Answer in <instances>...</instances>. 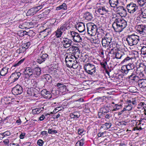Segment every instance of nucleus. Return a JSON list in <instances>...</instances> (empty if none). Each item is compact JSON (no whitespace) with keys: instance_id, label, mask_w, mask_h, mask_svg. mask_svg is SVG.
Here are the masks:
<instances>
[{"instance_id":"nucleus-46","label":"nucleus","mask_w":146,"mask_h":146,"mask_svg":"<svg viewBox=\"0 0 146 146\" xmlns=\"http://www.w3.org/2000/svg\"><path fill=\"white\" fill-rule=\"evenodd\" d=\"M48 133L51 134L56 133H57V131L56 130L52 129H49L48 130Z\"/></svg>"},{"instance_id":"nucleus-36","label":"nucleus","mask_w":146,"mask_h":146,"mask_svg":"<svg viewBox=\"0 0 146 146\" xmlns=\"http://www.w3.org/2000/svg\"><path fill=\"white\" fill-rule=\"evenodd\" d=\"M67 9L66 5L65 3H63L62 5L57 7L56 8L57 10H59L60 9L66 10Z\"/></svg>"},{"instance_id":"nucleus-37","label":"nucleus","mask_w":146,"mask_h":146,"mask_svg":"<svg viewBox=\"0 0 146 146\" xmlns=\"http://www.w3.org/2000/svg\"><path fill=\"white\" fill-rule=\"evenodd\" d=\"M7 68L6 67L3 68L0 72L1 75L2 76H5L7 72Z\"/></svg>"},{"instance_id":"nucleus-63","label":"nucleus","mask_w":146,"mask_h":146,"mask_svg":"<svg viewBox=\"0 0 146 146\" xmlns=\"http://www.w3.org/2000/svg\"><path fill=\"white\" fill-rule=\"evenodd\" d=\"M40 134L42 135L47 136L48 134L47 133V131H41L40 133Z\"/></svg>"},{"instance_id":"nucleus-29","label":"nucleus","mask_w":146,"mask_h":146,"mask_svg":"<svg viewBox=\"0 0 146 146\" xmlns=\"http://www.w3.org/2000/svg\"><path fill=\"white\" fill-rule=\"evenodd\" d=\"M21 75V73L19 72L13 73L11 76V77L13 78V82L17 80Z\"/></svg>"},{"instance_id":"nucleus-60","label":"nucleus","mask_w":146,"mask_h":146,"mask_svg":"<svg viewBox=\"0 0 146 146\" xmlns=\"http://www.w3.org/2000/svg\"><path fill=\"white\" fill-rule=\"evenodd\" d=\"M136 76L135 75H134V74H132L130 76V78H131V79L133 80H136Z\"/></svg>"},{"instance_id":"nucleus-54","label":"nucleus","mask_w":146,"mask_h":146,"mask_svg":"<svg viewBox=\"0 0 146 146\" xmlns=\"http://www.w3.org/2000/svg\"><path fill=\"white\" fill-rule=\"evenodd\" d=\"M24 59H22L18 61L17 63L15 64L14 65V66H19L24 61Z\"/></svg>"},{"instance_id":"nucleus-56","label":"nucleus","mask_w":146,"mask_h":146,"mask_svg":"<svg viewBox=\"0 0 146 146\" xmlns=\"http://www.w3.org/2000/svg\"><path fill=\"white\" fill-rule=\"evenodd\" d=\"M42 7V5H40L34 7L36 10V11L37 12L39 10H40Z\"/></svg>"},{"instance_id":"nucleus-44","label":"nucleus","mask_w":146,"mask_h":146,"mask_svg":"<svg viewBox=\"0 0 146 146\" xmlns=\"http://www.w3.org/2000/svg\"><path fill=\"white\" fill-rule=\"evenodd\" d=\"M76 33V32L74 31H68V34L69 36H70V37H71L73 39V37L75 36V33Z\"/></svg>"},{"instance_id":"nucleus-12","label":"nucleus","mask_w":146,"mask_h":146,"mask_svg":"<svg viewBox=\"0 0 146 146\" xmlns=\"http://www.w3.org/2000/svg\"><path fill=\"white\" fill-rule=\"evenodd\" d=\"M97 11L100 14L103 15L107 13L109 11V9L105 6L101 5L97 7Z\"/></svg>"},{"instance_id":"nucleus-22","label":"nucleus","mask_w":146,"mask_h":146,"mask_svg":"<svg viewBox=\"0 0 146 146\" xmlns=\"http://www.w3.org/2000/svg\"><path fill=\"white\" fill-rule=\"evenodd\" d=\"M137 48L138 50H139L137 51V54H139V52H140V54H141V56L143 55L146 56V47H142V46H139L138 47H137Z\"/></svg>"},{"instance_id":"nucleus-23","label":"nucleus","mask_w":146,"mask_h":146,"mask_svg":"<svg viewBox=\"0 0 146 146\" xmlns=\"http://www.w3.org/2000/svg\"><path fill=\"white\" fill-rule=\"evenodd\" d=\"M137 114L139 116L141 115V118L145 116L146 115V110L145 108L137 110Z\"/></svg>"},{"instance_id":"nucleus-20","label":"nucleus","mask_w":146,"mask_h":146,"mask_svg":"<svg viewBox=\"0 0 146 146\" xmlns=\"http://www.w3.org/2000/svg\"><path fill=\"white\" fill-rule=\"evenodd\" d=\"M137 83L140 88H144L146 87V79H140L138 80Z\"/></svg>"},{"instance_id":"nucleus-42","label":"nucleus","mask_w":146,"mask_h":146,"mask_svg":"<svg viewBox=\"0 0 146 146\" xmlns=\"http://www.w3.org/2000/svg\"><path fill=\"white\" fill-rule=\"evenodd\" d=\"M126 11L124 9L123 10L119 12V14L121 17H125L126 15Z\"/></svg>"},{"instance_id":"nucleus-19","label":"nucleus","mask_w":146,"mask_h":146,"mask_svg":"<svg viewBox=\"0 0 146 146\" xmlns=\"http://www.w3.org/2000/svg\"><path fill=\"white\" fill-rule=\"evenodd\" d=\"M146 0H137V9H139L142 10V8H143L146 6L145 3Z\"/></svg>"},{"instance_id":"nucleus-6","label":"nucleus","mask_w":146,"mask_h":146,"mask_svg":"<svg viewBox=\"0 0 146 146\" xmlns=\"http://www.w3.org/2000/svg\"><path fill=\"white\" fill-rule=\"evenodd\" d=\"M137 35L134 34H132L126 39L129 44L131 46L137 44Z\"/></svg>"},{"instance_id":"nucleus-27","label":"nucleus","mask_w":146,"mask_h":146,"mask_svg":"<svg viewBox=\"0 0 146 146\" xmlns=\"http://www.w3.org/2000/svg\"><path fill=\"white\" fill-rule=\"evenodd\" d=\"M119 0H109V2L110 6L115 8L117 7L119 3Z\"/></svg>"},{"instance_id":"nucleus-40","label":"nucleus","mask_w":146,"mask_h":146,"mask_svg":"<svg viewBox=\"0 0 146 146\" xmlns=\"http://www.w3.org/2000/svg\"><path fill=\"white\" fill-rule=\"evenodd\" d=\"M58 29L60 31L62 32V33H63L64 31H65V30L67 29L66 25L63 24L62 25H61L60 28H58Z\"/></svg>"},{"instance_id":"nucleus-8","label":"nucleus","mask_w":146,"mask_h":146,"mask_svg":"<svg viewBox=\"0 0 146 146\" xmlns=\"http://www.w3.org/2000/svg\"><path fill=\"white\" fill-rule=\"evenodd\" d=\"M12 93L15 95H17L22 94L23 92L22 87L20 85L17 84L12 89Z\"/></svg>"},{"instance_id":"nucleus-34","label":"nucleus","mask_w":146,"mask_h":146,"mask_svg":"<svg viewBox=\"0 0 146 146\" xmlns=\"http://www.w3.org/2000/svg\"><path fill=\"white\" fill-rule=\"evenodd\" d=\"M80 116V113L77 111H75L70 115V116L72 118H77Z\"/></svg>"},{"instance_id":"nucleus-15","label":"nucleus","mask_w":146,"mask_h":146,"mask_svg":"<svg viewBox=\"0 0 146 146\" xmlns=\"http://www.w3.org/2000/svg\"><path fill=\"white\" fill-rule=\"evenodd\" d=\"M137 20V32L140 34H142L143 32L145 33L146 31V27H145L143 24H141V22H139Z\"/></svg>"},{"instance_id":"nucleus-32","label":"nucleus","mask_w":146,"mask_h":146,"mask_svg":"<svg viewBox=\"0 0 146 146\" xmlns=\"http://www.w3.org/2000/svg\"><path fill=\"white\" fill-rule=\"evenodd\" d=\"M44 108H40L34 109L32 110V113L33 114H38L43 110Z\"/></svg>"},{"instance_id":"nucleus-38","label":"nucleus","mask_w":146,"mask_h":146,"mask_svg":"<svg viewBox=\"0 0 146 146\" xmlns=\"http://www.w3.org/2000/svg\"><path fill=\"white\" fill-rule=\"evenodd\" d=\"M84 139L83 138L78 141L76 144V146H83Z\"/></svg>"},{"instance_id":"nucleus-30","label":"nucleus","mask_w":146,"mask_h":146,"mask_svg":"<svg viewBox=\"0 0 146 146\" xmlns=\"http://www.w3.org/2000/svg\"><path fill=\"white\" fill-rule=\"evenodd\" d=\"M140 98L137 97V110L141 108H144L146 107V105L142 102H139Z\"/></svg>"},{"instance_id":"nucleus-51","label":"nucleus","mask_w":146,"mask_h":146,"mask_svg":"<svg viewBox=\"0 0 146 146\" xmlns=\"http://www.w3.org/2000/svg\"><path fill=\"white\" fill-rule=\"evenodd\" d=\"M92 43L95 44H98L100 43V41L98 38L93 39L92 40Z\"/></svg>"},{"instance_id":"nucleus-28","label":"nucleus","mask_w":146,"mask_h":146,"mask_svg":"<svg viewBox=\"0 0 146 146\" xmlns=\"http://www.w3.org/2000/svg\"><path fill=\"white\" fill-rule=\"evenodd\" d=\"M84 17L85 19L88 21L91 20L93 19L92 15L90 13L86 12L84 15Z\"/></svg>"},{"instance_id":"nucleus-10","label":"nucleus","mask_w":146,"mask_h":146,"mask_svg":"<svg viewBox=\"0 0 146 146\" xmlns=\"http://www.w3.org/2000/svg\"><path fill=\"white\" fill-rule=\"evenodd\" d=\"M139 11V12L137 13V20L140 21V19H141L142 18H146V8L145 9L142 8V10L140 9L139 10L137 9V12Z\"/></svg>"},{"instance_id":"nucleus-59","label":"nucleus","mask_w":146,"mask_h":146,"mask_svg":"<svg viewBox=\"0 0 146 146\" xmlns=\"http://www.w3.org/2000/svg\"><path fill=\"white\" fill-rule=\"evenodd\" d=\"M84 110H85L86 111H88L87 112H88V111H89L90 108L88 106V104L85 105L84 107Z\"/></svg>"},{"instance_id":"nucleus-61","label":"nucleus","mask_w":146,"mask_h":146,"mask_svg":"<svg viewBox=\"0 0 146 146\" xmlns=\"http://www.w3.org/2000/svg\"><path fill=\"white\" fill-rule=\"evenodd\" d=\"M130 66H131V65H127V66H126V69H127V70H124V72L125 74L127 73L128 72V70H130V69H128V68L129 66L130 67V68L131 69H131V67Z\"/></svg>"},{"instance_id":"nucleus-13","label":"nucleus","mask_w":146,"mask_h":146,"mask_svg":"<svg viewBox=\"0 0 146 146\" xmlns=\"http://www.w3.org/2000/svg\"><path fill=\"white\" fill-rule=\"evenodd\" d=\"M128 12L130 13H133L137 9L136 5L135 4L130 3L127 7Z\"/></svg>"},{"instance_id":"nucleus-17","label":"nucleus","mask_w":146,"mask_h":146,"mask_svg":"<svg viewBox=\"0 0 146 146\" xmlns=\"http://www.w3.org/2000/svg\"><path fill=\"white\" fill-rule=\"evenodd\" d=\"M42 96L44 98L49 99L51 97L50 92L46 90H43L41 92Z\"/></svg>"},{"instance_id":"nucleus-50","label":"nucleus","mask_w":146,"mask_h":146,"mask_svg":"<svg viewBox=\"0 0 146 146\" xmlns=\"http://www.w3.org/2000/svg\"><path fill=\"white\" fill-rule=\"evenodd\" d=\"M30 43L29 42H27L26 43H25L23 44L22 45H23V46H24L26 50L30 46Z\"/></svg>"},{"instance_id":"nucleus-9","label":"nucleus","mask_w":146,"mask_h":146,"mask_svg":"<svg viewBox=\"0 0 146 146\" xmlns=\"http://www.w3.org/2000/svg\"><path fill=\"white\" fill-rule=\"evenodd\" d=\"M132 53L133 54L134 56L131 58L132 63L131 64V66H130L131 67V69H134L135 68L137 70V61L136 60L137 52L133 50L132 51Z\"/></svg>"},{"instance_id":"nucleus-7","label":"nucleus","mask_w":146,"mask_h":146,"mask_svg":"<svg viewBox=\"0 0 146 146\" xmlns=\"http://www.w3.org/2000/svg\"><path fill=\"white\" fill-rule=\"evenodd\" d=\"M61 42L63 45L64 48H66L71 46L73 42L71 39H69L67 38H60Z\"/></svg>"},{"instance_id":"nucleus-16","label":"nucleus","mask_w":146,"mask_h":146,"mask_svg":"<svg viewBox=\"0 0 146 146\" xmlns=\"http://www.w3.org/2000/svg\"><path fill=\"white\" fill-rule=\"evenodd\" d=\"M111 37H105L102 38V46L106 47L108 46L111 42Z\"/></svg>"},{"instance_id":"nucleus-1","label":"nucleus","mask_w":146,"mask_h":146,"mask_svg":"<svg viewBox=\"0 0 146 146\" xmlns=\"http://www.w3.org/2000/svg\"><path fill=\"white\" fill-rule=\"evenodd\" d=\"M127 26V21L123 19L115 18L114 22L112 25V26L116 32H121Z\"/></svg>"},{"instance_id":"nucleus-35","label":"nucleus","mask_w":146,"mask_h":146,"mask_svg":"<svg viewBox=\"0 0 146 146\" xmlns=\"http://www.w3.org/2000/svg\"><path fill=\"white\" fill-rule=\"evenodd\" d=\"M37 12L34 7L28 11V13L30 15H33Z\"/></svg>"},{"instance_id":"nucleus-31","label":"nucleus","mask_w":146,"mask_h":146,"mask_svg":"<svg viewBox=\"0 0 146 146\" xmlns=\"http://www.w3.org/2000/svg\"><path fill=\"white\" fill-rule=\"evenodd\" d=\"M42 78L48 82H50L51 81V78L50 76L48 74H45L42 76Z\"/></svg>"},{"instance_id":"nucleus-62","label":"nucleus","mask_w":146,"mask_h":146,"mask_svg":"<svg viewBox=\"0 0 146 146\" xmlns=\"http://www.w3.org/2000/svg\"><path fill=\"white\" fill-rule=\"evenodd\" d=\"M116 108H114L113 110H114L115 111L117 110H118L120 109L121 108V105H116Z\"/></svg>"},{"instance_id":"nucleus-33","label":"nucleus","mask_w":146,"mask_h":146,"mask_svg":"<svg viewBox=\"0 0 146 146\" xmlns=\"http://www.w3.org/2000/svg\"><path fill=\"white\" fill-rule=\"evenodd\" d=\"M52 31V30L50 28H48L46 29L42 32L43 34H44V37L50 34L51 33Z\"/></svg>"},{"instance_id":"nucleus-14","label":"nucleus","mask_w":146,"mask_h":146,"mask_svg":"<svg viewBox=\"0 0 146 146\" xmlns=\"http://www.w3.org/2000/svg\"><path fill=\"white\" fill-rule=\"evenodd\" d=\"M24 75L27 77H30L33 75V70L31 68H26L23 71Z\"/></svg>"},{"instance_id":"nucleus-43","label":"nucleus","mask_w":146,"mask_h":146,"mask_svg":"<svg viewBox=\"0 0 146 146\" xmlns=\"http://www.w3.org/2000/svg\"><path fill=\"white\" fill-rule=\"evenodd\" d=\"M27 33V35L29 36L32 37L34 36L35 34V32H34L33 30H29L28 31Z\"/></svg>"},{"instance_id":"nucleus-64","label":"nucleus","mask_w":146,"mask_h":146,"mask_svg":"<svg viewBox=\"0 0 146 146\" xmlns=\"http://www.w3.org/2000/svg\"><path fill=\"white\" fill-rule=\"evenodd\" d=\"M84 132L83 130L82 129H79L78 130V134L80 135H81L83 133V132Z\"/></svg>"},{"instance_id":"nucleus-4","label":"nucleus","mask_w":146,"mask_h":146,"mask_svg":"<svg viewBox=\"0 0 146 146\" xmlns=\"http://www.w3.org/2000/svg\"><path fill=\"white\" fill-rule=\"evenodd\" d=\"M86 26L88 33L91 36L95 35L97 32V26L92 23H87Z\"/></svg>"},{"instance_id":"nucleus-45","label":"nucleus","mask_w":146,"mask_h":146,"mask_svg":"<svg viewBox=\"0 0 146 146\" xmlns=\"http://www.w3.org/2000/svg\"><path fill=\"white\" fill-rule=\"evenodd\" d=\"M89 59L88 56L87 55L84 54L82 58V61L84 62H86Z\"/></svg>"},{"instance_id":"nucleus-24","label":"nucleus","mask_w":146,"mask_h":146,"mask_svg":"<svg viewBox=\"0 0 146 146\" xmlns=\"http://www.w3.org/2000/svg\"><path fill=\"white\" fill-rule=\"evenodd\" d=\"M70 48L71 50H72L73 53L77 56H78L80 54V50L78 47L72 46Z\"/></svg>"},{"instance_id":"nucleus-49","label":"nucleus","mask_w":146,"mask_h":146,"mask_svg":"<svg viewBox=\"0 0 146 146\" xmlns=\"http://www.w3.org/2000/svg\"><path fill=\"white\" fill-rule=\"evenodd\" d=\"M116 7L117 8V12L118 14L124 9L123 7L122 6H120L118 7Z\"/></svg>"},{"instance_id":"nucleus-52","label":"nucleus","mask_w":146,"mask_h":146,"mask_svg":"<svg viewBox=\"0 0 146 146\" xmlns=\"http://www.w3.org/2000/svg\"><path fill=\"white\" fill-rule=\"evenodd\" d=\"M44 143L43 141L41 139L38 140L37 142V144L40 146H42Z\"/></svg>"},{"instance_id":"nucleus-26","label":"nucleus","mask_w":146,"mask_h":146,"mask_svg":"<svg viewBox=\"0 0 146 146\" xmlns=\"http://www.w3.org/2000/svg\"><path fill=\"white\" fill-rule=\"evenodd\" d=\"M57 86L58 87V89L59 90L60 92H63L66 91V87L65 85L58 83L57 84Z\"/></svg>"},{"instance_id":"nucleus-48","label":"nucleus","mask_w":146,"mask_h":146,"mask_svg":"<svg viewBox=\"0 0 146 146\" xmlns=\"http://www.w3.org/2000/svg\"><path fill=\"white\" fill-rule=\"evenodd\" d=\"M108 112V111H106L103 110L102 113V114L104 115H105V117L107 119H109L110 117L109 115L107 114L106 115V113H107Z\"/></svg>"},{"instance_id":"nucleus-11","label":"nucleus","mask_w":146,"mask_h":146,"mask_svg":"<svg viewBox=\"0 0 146 146\" xmlns=\"http://www.w3.org/2000/svg\"><path fill=\"white\" fill-rule=\"evenodd\" d=\"M76 28L79 32L83 33L84 34L85 33V28L84 24L82 22L78 23L76 25Z\"/></svg>"},{"instance_id":"nucleus-21","label":"nucleus","mask_w":146,"mask_h":146,"mask_svg":"<svg viewBox=\"0 0 146 146\" xmlns=\"http://www.w3.org/2000/svg\"><path fill=\"white\" fill-rule=\"evenodd\" d=\"M74 34L75 36L72 39L75 42H81L82 41V37L77 33L76 32Z\"/></svg>"},{"instance_id":"nucleus-3","label":"nucleus","mask_w":146,"mask_h":146,"mask_svg":"<svg viewBox=\"0 0 146 146\" xmlns=\"http://www.w3.org/2000/svg\"><path fill=\"white\" fill-rule=\"evenodd\" d=\"M96 64L93 62L85 64L84 66L85 71L89 74H94L96 72Z\"/></svg>"},{"instance_id":"nucleus-5","label":"nucleus","mask_w":146,"mask_h":146,"mask_svg":"<svg viewBox=\"0 0 146 146\" xmlns=\"http://www.w3.org/2000/svg\"><path fill=\"white\" fill-rule=\"evenodd\" d=\"M139 63V67H137V71L139 74L137 76V78H139L144 77V74L143 71L145 70V66L143 62Z\"/></svg>"},{"instance_id":"nucleus-25","label":"nucleus","mask_w":146,"mask_h":146,"mask_svg":"<svg viewBox=\"0 0 146 146\" xmlns=\"http://www.w3.org/2000/svg\"><path fill=\"white\" fill-rule=\"evenodd\" d=\"M41 70L39 67L35 68L33 71V75H36V77L39 76L41 74Z\"/></svg>"},{"instance_id":"nucleus-55","label":"nucleus","mask_w":146,"mask_h":146,"mask_svg":"<svg viewBox=\"0 0 146 146\" xmlns=\"http://www.w3.org/2000/svg\"><path fill=\"white\" fill-rule=\"evenodd\" d=\"M122 56V55L118 53H117L115 54V57L117 59H120Z\"/></svg>"},{"instance_id":"nucleus-47","label":"nucleus","mask_w":146,"mask_h":146,"mask_svg":"<svg viewBox=\"0 0 146 146\" xmlns=\"http://www.w3.org/2000/svg\"><path fill=\"white\" fill-rule=\"evenodd\" d=\"M33 91H31V93H29V94L31 96H35V97H37L38 96V91H37L36 92H34L33 91Z\"/></svg>"},{"instance_id":"nucleus-18","label":"nucleus","mask_w":146,"mask_h":146,"mask_svg":"<svg viewBox=\"0 0 146 146\" xmlns=\"http://www.w3.org/2000/svg\"><path fill=\"white\" fill-rule=\"evenodd\" d=\"M48 56L46 54H43L42 55L38 57L37 60V62L39 64H41L46 60Z\"/></svg>"},{"instance_id":"nucleus-58","label":"nucleus","mask_w":146,"mask_h":146,"mask_svg":"<svg viewBox=\"0 0 146 146\" xmlns=\"http://www.w3.org/2000/svg\"><path fill=\"white\" fill-rule=\"evenodd\" d=\"M20 50L21 52L22 53H23L26 50V49L22 45V46L20 48Z\"/></svg>"},{"instance_id":"nucleus-41","label":"nucleus","mask_w":146,"mask_h":146,"mask_svg":"<svg viewBox=\"0 0 146 146\" xmlns=\"http://www.w3.org/2000/svg\"><path fill=\"white\" fill-rule=\"evenodd\" d=\"M132 108V106L131 104H129L125 106L123 108L125 111L127 110L129 111L131 110Z\"/></svg>"},{"instance_id":"nucleus-57","label":"nucleus","mask_w":146,"mask_h":146,"mask_svg":"<svg viewBox=\"0 0 146 146\" xmlns=\"http://www.w3.org/2000/svg\"><path fill=\"white\" fill-rule=\"evenodd\" d=\"M2 134L3 135L4 137L5 136H9L11 134V133L9 131H7L3 133H2Z\"/></svg>"},{"instance_id":"nucleus-39","label":"nucleus","mask_w":146,"mask_h":146,"mask_svg":"<svg viewBox=\"0 0 146 146\" xmlns=\"http://www.w3.org/2000/svg\"><path fill=\"white\" fill-rule=\"evenodd\" d=\"M55 36L57 38L60 37L62 34V33L61 31L58 29L55 32Z\"/></svg>"},{"instance_id":"nucleus-2","label":"nucleus","mask_w":146,"mask_h":146,"mask_svg":"<svg viewBox=\"0 0 146 146\" xmlns=\"http://www.w3.org/2000/svg\"><path fill=\"white\" fill-rule=\"evenodd\" d=\"M76 58L71 54H68L66 57L65 61L68 67L70 68H74V66L77 63Z\"/></svg>"},{"instance_id":"nucleus-53","label":"nucleus","mask_w":146,"mask_h":146,"mask_svg":"<svg viewBox=\"0 0 146 146\" xmlns=\"http://www.w3.org/2000/svg\"><path fill=\"white\" fill-rule=\"evenodd\" d=\"M103 126L104 125V126H106V128L107 129H108L110 128L111 127V123H106L104 124H103Z\"/></svg>"}]
</instances>
